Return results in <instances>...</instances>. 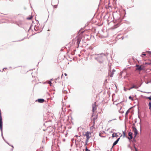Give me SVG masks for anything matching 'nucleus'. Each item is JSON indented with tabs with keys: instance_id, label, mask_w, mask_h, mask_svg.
Returning <instances> with one entry per match:
<instances>
[{
	"instance_id": "1",
	"label": "nucleus",
	"mask_w": 151,
	"mask_h": 151,
	"mask_svg": "<svg viewBox=\"0 0 151 151\" xmlns=\"http://www.w3.org/2000/svg\"><path fill=\"white\" fill-rule=\"evenodd\" d=\"M83 135L86 138L85 142V145H86L88 144L89 140L91 137V132L88 131L85 132L83 133Z\"/></svg>"
},
{
	"instance_id": "2",
	"label": "nucleus",
	"mask_w": 151,
	"mask_h": 151,
	"mask_svg": "<svg viewBox=\"0 0 151 151\" xmlns=\"http://www.w3.org/2000/svg\"><path fill=\"white\" fill-rule=\"evenodd\" d=\"M93 114V115L92 116V119H91L92 121H93V124H95V122L97 121V119L98 118V115H94Z\"/></svg>"
},
{
	"instance_id": "3",
	"label": "nucleus",
	"mask_w": 151,
	"mask_h": 151,
	"mask_svg": "<svg viewBox=\"0 0 151 151\" xmlns=\"http://www.w3.org/2000/svg\"><path fill=\"white\" fill-rule=\"evenodd\" d=\"M96 58L97 60L100 63H102L103 61V58L101 54L98 55V56Z\"/></svg>"
},
{
	"instance_id": "4",
	"label": "nucleus",
	"mask_w": 151,
	"mask_h": 151,
	"mask_svg": "<svg viewBox=\"0 0 151 151\" xmlns=\"http://www.w3.org/2000/svg\"><path fill=\"white\" fill-rule=\"evenodd\" d=\"M92 111L93 113L96 110L97 106L96 105V103L95 102L93 104Z\"/></svg>"
},
{
	"instance_id": "5",
	"label": "nucleus",
	"mask_w": 151,
	"mask_h": 151,
	"mask_svg": "<svg viewBox=\"0 0 151 151\" xmlns=\"http://www.w3.org/2000/svg\"><path fill=\"white\" fill-rule=\"evenodd\" d=\"M132 130L134 132L135 136H136L138 133L137 131L136 128L134 127H132Z\"/></svg>"
},
{
	"instance_id": "6",
	"label": "nucleus",
	"mask_w": 151,
	"mask_h": 151,
	"mask_svg": "<svg viewBox=\"0 0 151 151\" xmlns=\"http://www.w3.org/2000/svg\"><path fill=\"white\" fill-rule=\"evenodd\" d=\"M146 98L147 99H148L149 100H151V101L149 103L148 105L149 106V109H150V110L151 111V96L150 97H146Z\"/></svg>"
},
{
	"instance_id": "7",
	"label": "nucleus",
	"mask_w": 151,
	"mask_h": 151,
	"mask_svg": "<svg viewBox=\"0 0 151 151\" xmlns=\"http://www.w3.org/2000/svg\"><path fill=\"white\" fill-rule=\"evenodd\" d=\"M136 66L137 67V68H136V70H141L143 69L141 67V66H139L138 65H136Z\"/></svg>"
},
{
	"instance_id": "8",
	"label": "nucleus",
	"mask_w": 151,
	"mask_h": 151,
	"mask_svg": "<svg viewBox=\"0 0 151 151\" xmlns=\"http://www.w3.org/2000/svg\"><path fill=\"white\" fill-rule=\"evenodd\" d=\"M120 138H118L113 143L112 147L115 145H116L118 143V142L119 141V140Z\"/></svg>"
},
{
	"instance_id": "9",
	"label": "nucleus",
	"mask_w": 151,
	"mask_h": 151,
	"mask_svg": "<svg viewBox=\"0 0 151 151\" xmlns=\"http://www.w3.org/2000/svg\"><path fill=\"white\" fill-rule=\"evenodd\" d=\"M112 137H118V135L117 134V133H114L112 134Z\"/></svg>"
},
{
	"instance_id": "10",
	"label": "nucleus",
	"mask_w": 151,
	"mask_h": 151,
	"mask_svg": "<svg viewBox=\"0 0 151 151\" xmlns=\"http://www.w3.org/2000/svg\"><path fill=\"white\" fill-rule=\"evenodd\" d=\"M145 65H150L151 64V60H148V61L145 63Z\"/></svg>"
},
{
	"instance_id": "11",
	"label": "nucleus",
	"mask_w": 151,
	"mask_h": 151,
	"mask_svg": "<svg viewBox=\"0 0 151 151\" xmlns=\"http://www.w3.org/2000/svg\"><path fill=\"white\" fill-rule=\"evenodd\" d=\"M37 101L39 103H42L44 102L45 100L43 99H39L37 100Z\"/></svg>"
},
{
	"instance_id": "12",
	"label": "nucleus",
	"mask_w": 151,
	"mask_h": 151,
	"mask_svg": "<svg viewBox=\"0 0 151 151\" xmlns=\"http://www.w3.org/2000/svg\"><path fill=\"white\" fill-rule=\"evenodd\" d=\"M129 136L130 137V139H132L133 138L132 136V133L131 132H129L128 134Z\"/></svg>"
},
{
	"instance_id": "13",
	"label": "nucleus",
	"mask_w": 151,
	"mask_h": 151,
	"mask_svg": "<svg viewBox=\"0 0 151 151\" xmlns=\"http://www.w3.org/2000/svg\"><path fill=\"white\" fill-rule=\"evenodd\" d=\"M94 125L95 124H93V123L92 126L90 127V129L92 131H93L95 129V127H94Z\"/></svg>"
},
{
	"instance_id": "14",
	"label": "nucleus",
	"mask_w": 151,
	"mask_h": 151,
	"mask_svg": "<svg viewBox=\"0 0 151 151\" xmlns=\"http://www.w3.org/2000/svg\"><path fill=\"white\" fill-rule=\"evenodd\" d=\"M137 86H135V85H134L133 86L131 87L130 88H129L128 89V90H130V89H132V88H137Z\"/></svg>"
},
{
	"instance_id": "15",
	"label": "nucleus",
	"mask_w": 151,
	"mask_h": 151,
	"mask_svg": "<svg viewBox=\"0 0 151 151\" xmlns=\"http://www.w3.org/2000/svg\"><path fill=\"white\" fill-rule=\"evenodd\" d=\"M33 18V17L32 15H31L29 17H28L27 18V19L28 20H31V19Z\"/></svg>"
},
{
	"instance_id": "16",
	"label": "nucleus",
	"mask_w": 151,
	"mask_h": 151,
	"mask_svg": "<svg viewBox=\"0 0 151 151\" xmlns=\"http://www.w3.org/2000/svg\"><path fill=\"white\" fill-rule=\"evenodd\" d=\"M80 40H81L79 38H77V44H79Z\"/></svg>"
},
{
	"instance_id": "17",
	"label": "nucleus",
	"mask_w": 151,
	"mask_h": 151,
	"mask_svg": "<svg viewBox=\"0 0 151 151\" xmlns=\"http://www.w3.org/2000/svg\"><path fill=\"white\" fill-rule=\"evenodd\" d=\"M123 137H126V134L123 131Z\"/></svg>"
},
{
	"instance_id": "18",
	"label": "nucleus",
	"mask_w": 151,
	"mask_h": 151,
	"mask_svg": "<svg viewBox=\"0 0 151 151\" xmlns=\"http://www.w3.org/2000/svg\"><path fill=\"white\" fill-rule=\"evenodd\" d=\"M129 110H128L126 112V114H125V115L126 116V115H127L128 114V113L129 112Z\"/></svg>"
},
{
	"instance_id": "19",
	"label": "nucleus",
	"mask_w": 151,
	"mask_h": 151,
	"mask_svg": "<svg viewBox=\"0 0 151 151\" xmlns=\"http://www.w3.org/2000/svg\"><path fill=\"white\" fill-rule=\"evenodd\" d=\"M146 55V54H145V53H144V52H142V55H141V56L142 57H143V56H145Z\"/></svg>"
},
{
	"instance_id": "20",
	"label": "nucleus",
	"mask_w": 151,
	"mask_h": 151,
	"mask_svg": "<svg viewBox=\"0 0 151 151\" xmlns=\"http://www.w3.org/2000/svg\"><path fill=\"white\" fill-rule=\"evenodd\" d=\"M114 71H115V70H113V72H114ZM114 73H113V72H112L111 73V75H110V77H112V75H113V74Z\"/></svg>"
},
{
	"instance_id": "21",
	"label": "nucleus",
	"mask_w": 151,
	"mask_h": 151,
	"mask_svg": "<svg viewBox=\"0 0 151 151\" xmlns=\"http://www.w3.org/2000/svg\"><path fill=\"white\" fill-rule=\"evenodd\" d=\"M48 83L50 85V86H52V83L51 82V81H49V82H48Z\"/></svg>"
},
{
	"instance_id": "22",
	"label": "nucleus",
	"mask_w": 151,
	"mask_h": 151,
	"mask_svg": "<svg viewBox=\"0 0 151 151\" xmlns=\"http://www.w3.org/2000/svg\"><path fill=\"white\" fill-rule=\"evenodd\" d=\"M86 151H90L89 150H88L87 147H86V150H85Z\"/></svg>"
},
{
	"instance_id": "23",
	"label": "nucleus",
	"mask_w": 151,
	"mask_h": 151,
	"mask_svg": "<svg viewBox=\"0 0 151 151\" xmlns=\"http://www.w3.org/2000/svg\"><path fill=\"white\" fill-rule=\"evenodd\" d=\"M146 52H147V53H149V54H151V52L150 51H146Z\"/></svg>"
},
{
	"instance_id": "24",
	"label": "nucleus",
	"mask_w": 151,
	"mask_h": 151,
	"mask_svg": "<svg viewBox=\"0 0 151 151\" xmlns=\"http://www.w3.org/2000/svg\"><path fill=\"white\" fill-rule=\"evenodd\" d=\"M151 83V80H150L149 81H148V82H147V83H147V84H148V83Z\"/></svg>"
},
{
	"instance_id": "25",
	"label": "nucleus",
	"mask_w": 151,
	"mask_h": 151,
	"mask_svg": "<svg viewBox=\"0 0 151 151\" xmlns=\"http://www.w3.org/2000/svg\"><path fill=\"white\" fill-rule=\"evenodd\" d=\"M124 91H126L127 90H128L127 88H124Z\"/></svg>"
},
{
	"instance_id": "26",
	"label": "nucleus",
	"mask_w": 151,
	"mask_h": 151,
	"mask_svg": "<svg viewBox=\"0 0 151 151\" xmlns=\"http://www.w3.org/2000/svg\"><path fill=\"white\" fill-rule=\"evenodd\" d=\"M99 136H100V137H104V136H103L101 135V133H100V134H99Z\"/></svg>"
},
{
	"instance_id": "27",
	"label": "nucleus",
	"mask_w": 151,
	"mask_h": 151,
	"mask_svg": "<svg viewBox=\"0 0 151 151\" xmlns=\"http://www.w3.org/2000/svg\"><path fill=\"white\" fill-rule=\"evenodd\" d=\"M129 99H132V97L131 96H130L129 97Z\"/></svg>"
},
{
	"instance_id": "28",
	"label": "nucleus",
	"mask_w": 151,
	"mask_h": 151,
	"mask_svg": "<svg viewBox=\"0 0 151 151\" xmlns=\"http://www.w3.org/2000/svg\"><path fill=\"white\" fill-rule=\"evenodd\" d=\"M64 75H65V76H67V74L66 73H65L64 74Z\"/></svg>"
},
{
	"instance_id": "29",
	"label": "nucleus",
	"mask_w": 151,
	"mask_h": 151,
	"mask_svg": "<svg viewBox=\"0 0 151 151\" xmlns=\"http://www.w3.org/2000/svg\"><path fill=\"white\" fill-rule=\"evenodd\" d=\"M54 7H55V8H56L57 7V6H56V5H55V6H54Z\"/></svg>"
},
{
	"instance_id": "30",
	"label": "nucleus",
	"mask_w": 151,
	"mask_h": 151,
	"mask_svg": "<svg viewBox=\"0 0 151 151\" xmlns=\"http://www.w3.org/2000/svg\"><path fill=\"white\" fill-rule=\"evenodd\" d=\"M135 149L136 151H137L136 148H135Z\"/></svg>"
},
{
	"instance_id": "31",
	"label": "nucleus",
	"mask_w": 151,
	"mask_h": 151,
	"mask_svg": "<svg viewBox=\"0 0 151 151\" xmlns=\"http://www.w3.org/2000/svg\"><path fill=\"white\" fill-rule=\"evenodd\" d=\"M63 76V74H62V76H61V77H62V76Z\"/></svg>"
}]
</instances>
